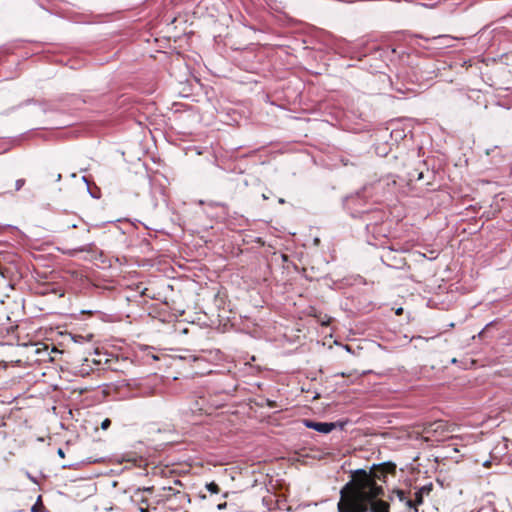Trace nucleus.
I'll use <instances>...</instances> for the list:
<instances>
[{
	"instance_id": "obj_1",
	"label": "nucleus",
	"mask_w": 512,
	"mask_h": 512,
	"mask_svg": "<svg viewBox=\"0 0 512 512\" xmlns=\"http://www.w3.org/2000/svg\"><path fill=\"white\" fill-rule=\"evenodd\" d=\"M395 465L382 463L373 465L369 471L358 469L352 479L341 489L338 512H389V504L378 500L384 495L383 484L387 474L394 472Z\"/></svg>"
},
{
	"instance_id": "obj_7",
	"label": "nucleus",
	"mask_w": 512,
	"mask_h": 512,
	"mask_svg": "<svg viewBox=\"0 0 512 512\" xmlns=\"http://www.w3.org/2000/svg\"><path fill=\"white\" fill-rule=\"evenodd\" d=\"M206 488L209 492L213 494H217L220 491L219 486L215 482H210L206 485Z\"/></svg>"
},
{
	"instance_id": "obj_5",
	"label": "nucleus",
	"mask_w": 512,
	"mask_h": 512,
	"mask_svg": "<svg viewBox=\"0 0 512 512\" xmlns=\"http://www.w3.org/2000/svg\"><path fill=\"white\" fill-rule=\"evenodd\" d=\"M405 506L410 509V510H413V512H418V506L420 504L416 503V500L415 498L414 499H411L410 497H408L405 501Z\"/></svg>"
},
{
	"instance_id": "obj_19",
	"label": "nucleus",
	"mask_w": 512,
	"mask_h": 512,
	"mask_svg": "<svg viewBox=\"0 0 512 512\" xmlns=\"http://www.w3.org/2000/svg\"><path fill=\"white\" fill-rule=\"evenodd\" d=\"M2 278V275L0 274V279Z\"/></svg>"
},
{
	"instance_id": "obj_18",
	"label": "nucleus",
	"mask_w": 512,
	"mask_h": 512,
	"mask_svg": "<svg viewBox=\"0 0 512 512\" xmlns=\"http://www.w3.org/2000/svg\"><path fill=\"white\" fill-rule=\"evenodd\" d=\"M423 178V173H419L418 180Z\"/></svg>"
},
{
	"instance_id": "obj_12",
	"label": "nucleus",
	"mask_w": 512,
	"mask_h": 512,
	"mask_svg": "<svg viewBox=\"0 0 512 512\" xmlns=\"http://www.w3.org/2000/svg\"><path fill=\"white\" fill-rule=\"evenodd\" d=\"M57 454L61 457V458H64L65 457V453L63 451L62 448H59L58 451H57Z\"/></svg>"
},
{
	"instance_id": "obj_2",
	"label": "nucleus",
	"mask_w": 512,
	"mask_h": 512,
	"mask_svg": "<svg viewBox=\"0 0 512 512\" xmlns=\"http://www.w3.org/2000/svg\"><path fill=\"white\" fill-rule=\"evenodd\" d=\"M455 431V425L449 424L444 420H436L434 422L425 423L423 425L422 434L425 441H443L449 437L450 433Z\"/></svg>"
},
{
	"instance_id": "obj_3",
	"label": "nucleus",
	"mask_w": 512,
	"mask_h": 512,
	"mask_svg": "<svg viewBox=\"0 0 512 512\" xmlns=\"http://www.w3.org/2000/svg\"><path fill=\"white\" fill-rule=\"evenodd\" d=\"M303 423L307 428L313 429V430L323 433V434H328L335 428L334 423L315 422V421H312L309 419H304Z\"/></svg>"
},
{
	"instance_id": "obj_10",
	"label": "nucleus",
	"mask_w": 512,
	"mask_h": 512,
	"mask_svg": "<svg viewBox=\"0 0 512 512\" xmlns=\"http://www.w3.org/2000/svg\"><path fill=\"white\" fill-rule=\"evenodd\" d=\"M110 425H111V420L106 418L105 420L102 421L101 428L103 430H106V429H108L110 427Z\"/></svg>"
},
{
	"instance_id": "obj_16",
	"label": "nucleus",
	"mask_w": 512,
	"mask_h": 512,
	"mask_svg": "<svg viewBox=\"0 0 512 512\" xmlns=\"http://www.w3.org/2000/svg\"><path fill=\"white\" fill-rule=\"evenodd\" d=\"M402 311H403V309H402V308H399V309H397L396 314H398V315H399V314H401V313H402Z\"/></svg>"
},
{
	"instance_id": "obj_13",
	"label": "nucleus",
	"mask_w": 512,
	"mask_h": 512,
	"mask_svg": "<svg viewBox=\"0 0 512 512\" xmlns=\"http://www.w3.org/2000/svg\"><path fill=\"white\" fill-rule=\"evenodd\" d=\"M226 506H227V503H226V502H224V503L218 504V505H217V508H218V510H222V509H224Z\"/></svg>"
},
{
	"instance_id": "obj_8",
	"label": "nucleus",
	"mask_w": 512,
	"mask_h": 512,
	"mask_svg": "<svg viewBox=\"0 0 512 512\" xmlns=\"http://www.w3.org/2000/svg\"><path fill=\"white\" fill-rule=\"evenodd\" d=\"M432 39L433 40H444V41H451V40H453V38L448 36V35L434 36Z\"/></svg>"
},
{
	"instance_id": "obj_17",
	"label": "nucleus",
	"mask_w": 512,
	"mask_h": 512,
	"mask_svg": "<svg viewBox=\"0 0 512 512\" xmlns=\"http://www.w3.org/2000/svg\"><path fill=\"white\" fill-rule=\"evenodd\" d=\"M391 254V251H388L386 255H383L382 258H387Z\"/></svg>"
},
{
	"instance_id": "obj_11",
	"label": "nucleus",
	"mask_w": 512,
	"mask_h": 512,
	"mask_svg": "<svg viewBox=\"0 0 512 512\" xmlns=\"http://www.w3.org/2000/svg\"><path fill=\"white\" fill-rule=\"evenodd\" d=\"M42 507H43V505H42V504H37V503H36V504H34V505L32 506L31 511H32V512H40V508H42Z\"/></svg>"
},
{
	"instance_id": "obj_15",
	"label": "nucleus",
	"mask_w": 512,
	"mask_h": 512,
	"mask_svg": "<svg viewBox=\"0 0 512 512\" xmlns=\"http://www.w3.org/2000/svg\"><path fill=\"white\" fill-rule=\"evenodd\" d=\"M61 178H62V175L60 173H58L57 176H56V181H60Z\"/></svg>"
},
{
	"instance_id": "obj_9",
	"label": "nucleus",
	"mask_w": 512,
	"mask_h": 512,
	"mask_svg": "<svg viewBox=\"0 0 512 512\" xmlns=\"http://www.w3.org/2000/svg\"><path fill=\"white\" fill-rule=\"evenodd\" d=\"M25 184V179H18L15 182V191H19Z\"/></svg>"
},
{
	"instance_id": "obj_14",
	"label": "nucleus",
	"mask_w": 512,
	"mask_h": 512,
	"mask_svg": "<svg viewBox=\"0 0 512 512\" xmlns=\"http://www.w3.org/2000/svg\"><path fill=\"white\" fill-rule=\"evenodd\" d=\"M90 249L88 247H82V248H79V249H76V251L78 252H84V251H89Z\"/></svg>"
},
{
	"instance_id": "obj_6",
	"label": "nucleus",
	"mask_w": 512,
	"mask_h": 512,
	"mask_svg": "<svg viewBox=\"0 0 512 512\" xmlns=\"http://www.w3.org/2000/svg\"><path fill=\"white\" fill-rule=\"evenodd\" d=\"M394 494L399 499L400 502L405 503L406 499L409 497L407 493L403 490H395Z\"/></svg>"
},
{
	"instance_id": "obj_4",
	"label": "nucleus",
	"mask_w": 512,
	"mask_h": 512,
	"mask_svg": "<svg viewBox=\"0 0 512 512\" xmlns=\"http://www.w3.org/2000/svg\"><path fill=\"white\" fill-rule=\"evenodd\" d=\"M431 491H432V484L424 485V486L420 487L419 489H417L414 493V498L416 500V503L421 505L423 503V497L425 495H429Z\"/></svg>"
}]
</instances>
